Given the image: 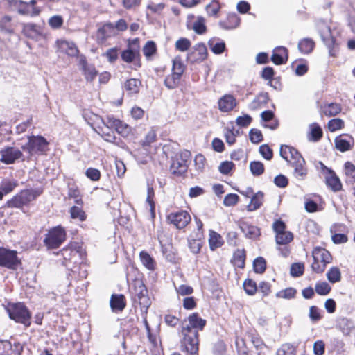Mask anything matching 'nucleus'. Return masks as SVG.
Listing matches in <instances>:
<instances>
[{
	"instance_id": "f257e3e1",
	"label": "nucleus",
	"mask_w": 355,
	"mask_h": 355,
	"mask_svg": "<svg viewBox=\"0 0 355 355\" xmlns=\"http://www.w3.org/2000/svg\"><path fill=\"white\" fill-rule=\"evenodd\" d=\"M206 320L200 318L198 313L189 315L187 320L182 324L181 348L182 351L190 354H196L198 352V331L202 330Z\"/></svg>"
},
{
	"instance_id": "f03ea898",
	"label": "nucleus",
	"mask_w": 355,
	"mask_h": 355,
	"mask_svg": "<svg viewBox=\"0 0 355 355\" xmlns=\"http://www.w3.org/2000/svg\"><path fill=\"white\" fill-rule=\"evenodd\" d=\"M42 193L40 189L22 190L12 199L6 202V206L10 208H21L35 200Z\"/></svg>"
},
{
	"instance_id": "7ed1b4c3",
	"label": "nucleus",
	"mask_w": 355,
	"mask_h": 355,
	"mask_svg": "<svg viewBox=\"0 0 355 355\" xmlns=\"http://www.w3.org/2000/svg\"><path fill=\"white\" fill-rule=\"evenodd\" d=\"M6 311L11 320L23 324L26 327L31 325V314L24 304H10L6 308Z\"/></svg>"
},
{
	"instance_id": "20e7f679",
	"label": "nucleus",
	"mask_w": 355,
	"mask_h": 355,
	"mask_svg": "<svg viewBox=\"0 0 355 355\" xmlns=\"http://www.w3.org/2000/svg\"><path fill=\"white\" fill-rule=\"evenodd\" d=\"M28 141L21 146V149L27 152L30 156L33 155H44L49 150V143L42 136L30 135L27 137Z\"/></svg>"
},
{
	"instance_id": "39448f33",
	"label": "nucleus",
	"mask_w": 355,
	"mask_h": 355,
	"mask_svg": "<svg viewBox=\"0 0 355 355\" xmlns=\"http://www.w3.org/2000/svg\"><path fill=\"white\" fill-rule=\"evenodd\" d=\"M65 239L66 232L60 226H57L49 230L46 234L44 243L48 248L55 249L59 248Z\"/></svg>"
},
{
	"instance_id": "423d86ee",
	"label": "nucleus",
	"mask_w": 355,
	"mask_h": 355,
	"mask_svg": "<svg viewBox=\"0 0 355 355\" xmlns=\"http://www.w3.org/2000/svg\"><path fill=\"white\" fill-rule=\"evenodd\" d=\"M21 263L15 250L0 248V266L15 270Z\"/></svg>"
},
{
	"instance_id": "0eeeda50",
	"label": "nucleus",
	"mask_w": 355,
	"mask_h": 355,
	"mask_svg": "<svg viewBox=\"0 0 355 355\" xmlns=\"http://www.w3.org/2000/svg\"><path fill=\"white\" fill-rule=\"evenodd\" d=\"M190 157L191 153L189 150H184L176 155L171 166L172 173L180 175L187 172Z\"/></svg>"
},
{
	"instance_id": "6e6552de",
	"label": "nucleus",
	"mask_w": 355,
	"mask_h": 355,
	"mask_svg": "<svg viewBox=\"0 0 355 355\" xmlns=\"http://www.w3.org/2000/svg\"><path fill=\"white\" fill-rule=\"evenodd\" d=\"M168 221L178 229L184 228L191 221V216L187 211L171 212L167 216Z\"/></svg>"
},
{
	"instance_id": "1a4fd4ad",
	"label": "nucleus",
	"mask_w": 355,
	"mask_h": 355,
	"mask_svg": "<svg viewBox=\"0 0 355 355\" xmlns=\"http://www.w3.org/2000/svg\"><path fill=\"white\" fill-rule=\"evenodd\" d=\"M0 161L6 164H11L23 157L22 152L15 147L7 146L0 150Z\"/></svg>"
},
{
	"instance_id": "9d476101",
	"label": "nucleus",
	"mask_w": 355,
	"mask_h": 355,
	"mask_svg": "<svg viewBox=\"0 0 355 355\" xmlns=\"http://www.w3.org/2000/svg\"><path fill=\"white\" fill-rule=\"evenodd\" d=\"M207 49L202 43H198L193 48V51L188 55V58L192 62H201L207 57Z\"/></svg>"
},
{
	"instance_id": "9b49d317",
	"label": "nucleus",
	"mask_w": 355,
	"mask_h": 355,
	"mask_svg": "<svg viewBox=\"0 0 355 355\" xmlns=\"http://www.w3.org/2000/svg\"><path fill=\"white\" fill-rule=\"evenodd\" d=\"M316 26L320 37L326 46H329L334 43V38L331 35V28L324 21H318Z\"/></svg>"
},
{
	"instance_id": "f8f14e48",
	"label": "nucleus",
	"mask_w": 355,
	"mask_h": 355,
	"mask_svg": "<svg viewBox=\"0 0 355 355\" xmlns=\"http://www.w3.org/2000/svg\"><path fill=\"white\" fill-rule=\"evenodd\" d=\"M237 105L236 98L232 94H225L218 101V109L222 112H230Z\"/></svg>"
},
{
	"instance_id": "ddd939ff",
	"label": "nucleus",
	"mask_w": 355,
	"mask_h": 355,
	"mask_svg": "<svg viewBox=\"0 0 355 355\" xmlns=\"http://www.w3.org/2000/svg\"><path fill=\"white\" fill-rule=\"evenodd\" d=\"M288 58V49L284 46H277L274 49L271 56L272 62L276 65L286 63Z\"/></svg>"
},
{
	"instance_id": "4468645a",
	"label": "nucleus",
	"mask_w": 355,
	"mask_h": 355,
	"mask_svg": "<svg viewBox=\"0 0 355 355\" xmlns=\"http://www.w3.org/2000/svg\"><path fill=\"white\" fill-rule=\"evenodd\" d=\"M60 253L63 257L62 264L68 269L71 268V263H73V259L78 257V251L72 249L71 247L63 248Z\"/></svg>"
},
{
	"instance_id": "2eb2a0df",
	"label": "nucleus",
	"mask_w": 355,
	"mask_h": 355,
	"mask_svg": "<svg viewBox=\"0 0 355 355\" xmlns=\"http://www.w3.org/2000/svg\"><path fill=\"white\" fill-rule=\"evenodd\" d=\"M114 26L112 23H106L97 31L96 37L98 41L103 42L107 37L114 35Z\"/></svg>"
},
{
	"instance_id": "dca6fc26",
	"label": "nucleus",
	"mask_w": 355,
	"mask_h": 355,
	"mask_svg": "<svg viewBox=\"0 0 355 355\" xmlns=\"http://www.w3.org/2000/svg\"><path fill=\"white\" fill-rule=\"evenodd\" d=\"M293 167V175L295 178L300 180H304L308 173V169L306 167V162L304 159H301L300 161H297L293 162V164L291 166Z\"/></svg>"
},
{
	"instance_id": "f3484780",
	"label": "nucleus",
	"mask_w": 355,
	"mask_h": 355,
	"mask_svg": "<svg viewBox=\"0 0 355 355\" xmlns=\"http://www.w3.org/2000/svg\"><path fill=\"white\" fill-rule=\"evenodd\" d=\"M325 182L327 187L334 192L342 189L341 182L334 171H329V174L326 175Z\"/></svg>"
},
{
	"instance_id": "a211bd4d",
	"label": "nucleus",
	"mask_w": 355,
	"mask_h": 355,
	"mask_svg": "<svg viewBox=\"0 0 355 355\" xmlns=\"http://www.w3.org/2000/svg\"><path fill=\"white\" fill-rule=\"evenodd\" d=\"M313 259L327 264L331 261V255L328 250L321 247H316L312 252Z\"/></svg>"
},
{
	"instance_id": "6ab92c4d",
	"label": "nucleus",
	"mask_w": 355,
	"mask_h": 355,
	"mask_svg": "<svg viewBox=\"0 0 355 355\" xmlns=\"http://www.w3.org/2000/svg\"><path fill=\"white\" fill-rule=\"evenodd\" d=\"M110 307L113 312H121L125 307V297L123 295H112L110 298Z\"/></svg>"
},
{
	"instance_id": "aec40b11",
	"label": "nucleus",
	"mask_w": 355,
	"mask_h": 355,
	"mask_svg": "<svg viewBox=\"0 0 355 355\" xmlns=\"http://www.w3.org/2000/svg\"><path fill=\"white\" fill-rule=\"evenodd\" d=\"M139 259L142 265L148 270L154 271L157 268V262L148 252L142 250L139 253Z\"/></svg>"
},
{
	"instance_id": "412c9836",
	"label": "nucleus",
	"mask_w": 355,
	"mask_h": 355,
	"mask_svg": "<svg viewBox=\"0 0 355 355\" xmlns=\"http://www.w3.org/2000/svg\"><path fill=\"white\" fill-rule=\"evenodd\" d=\"M240 228L245 236L250 239H256L260 236V230L257 226L241 223Z\"/></svg>"
},
{
	"instance_id": "4be33fe9",
	"label": "nucleus",
	"mask_w": 355,
	"mask_h": 355,
	"mask_svg": "<svg viewBox=\"0 0 355 355\" xmlns=\"http://www.w3.org/2000/svg\"><path fill=\"white\" fill-rule=\"evenodd\" d=\"M132 44L135 45V47L131 48L129 46L128 49L123 51L121 53V58L126 62H132L139 55L137 40H134Z\"/></svg>"
},
{
	"instance_id": "5701e85b",
	"label": "nucleus",
	"mask_w": 355,
	"mask_h": 355,
	"mask_svg": "<svg viewBox=\"0 0 355 355\" xmlns=\"http://www.w3.org/2000/svg\"><path fill=\"white\" fill-rule=\"evenodd\" d=\"M59 48L61 51L65 52L69 56H76L78 53V48L72 42L66 40L58 41Z\"/></svg>"
},
{
	"instance_id": "b1692460",
	"label": "nucleus",
	"mask_w": 355,
	"mask_h": 355,
	"mask_svg": "<svg viewBox=\"0 0 355 355\" xmlns=\"http://www.w3.org/2000/svg\"><path fill=\"white\" fill-rule=\"evenodd\" d=\"M269 100L268 93H260L249 104L248 108L250 110H256L266 105Z\"/></svg>"
},
{
	"instance_id": "393cba45",
	"label": "nucleus",
	"mask_w": 355,
	"mask_h": 355,
	"mask_svg": "<svg viewBox=\"0 0 355 355\" xmlns=\"http://www.w3.org/2000/svg\"><path fill=\"white\" fill-rule=\"evenodd\" d=\"M208 45L214 54H221L225 49V43L216 37L210 39Z\"/></svg>"
},
{
	"instance_id": "a878e982",
	"label": "nucleus",
	"mask_w": 355,
	"mask_h": 355,
	"mask_svg": "<svg viewBox=\"0 0 355 355\" xmlns=\"http://www.w3.org/2000/svg\"><path fill=\"white\" fill-rule=\"evenodd\" d=\"M82 65V70L87 81H93L96 75L97 71L93 65L88 64L85 60H82L80 61Z\"/></svg>"
},
{
	"instance_id": "bb28decb",
	"label": "nucleus",
	"mask_w": 355,
	"mask_h": 355,
	"mask_svg": "<svg viewBox=\"0 0 355 355\" xmlns=\"http://www.w3.org/2000/svg\"><path fill=\"white\" fill-rule=\"evenodd\" d=\"M298 49L304 54H309L312 52L315 47V42L311 38H303L298 42Z\"/></svg>"
},
{
	"instance_id": "cd10ccee",
	"label": "nucleus",
	"mask_w": 355,
	"mask_h": 355,
	"mask_svg": "<svg viewBox=\"0 0 355 355\" xmlns=\"http://www.w3.org/2000/svg\"><path fill=\"white\" fill-rule=\"evenodd\" d=\"M264 194L262 191H258L251 197L250 203L248 205V211H254L258 209L263 203Z\"/></svg>"
},
{
	"instance_id": "c85d7f7f",
	"label": "nucleus",
	"mask_w": 355,
	"mask_h": 355,
	"mask_svg": "<svg viewBox=\"0 0 355 355\" xmlns=\"http://www.w3.org/2000/svg\"><path fill=\"white\" fill-rule=\"evenodd\" d=\"M18 12L21 15L36 16L40 13V10L37 8L31 6L30 3H27L26 2L24 1H19Z\"/></svg>"
},
{
	"instance_id": "c756f323",
	"label": "nucleus",
	"mask_w": 355,
	"mask_h": 355,
	"mask_svg": "<svg viewBox=\"0 0 355 355\" xmlns=\"http://www.w3.org/2000/svg\"><path fill=\"white\" fill-rule=\"evenodd\" d=\"M342 110L341 106L338 103H331L324 105L322 107V113L329 117L334 116L338 114Z\"/></svg>"
},
{
	"instance_id": "7c9ffc66",
	"label": "nucleus",
	"mask_w": 355,
	"mask_h": 355,
	"mask_svg": "<svg viewBox=\"0 0 355 355\" xmlns=\"http://www.w3.org/2000/svg\"><path fill=\"white\" fill-rule=\"evenodd\" d=\"M336 148L341 152L349 150L352 147V144H354V139L349 137V140L342 138L341 137H336L334 140Z\"/></svg>"
},
{
	"instance_id": "2f4dec72",
	"label": "nucleus",
	"mask_w": 355,
	"mask_h": 355,
	"mask_svg": "<svg viewBox=\"0 0 355 355\" xmlns=\"http://www.w3.org/2000/svg\"><path fill=\"white\" fill-rule=\"evenodd\" d=\"M141 85V83L139 79L130 78L125 81L124 88L130 94H133L139 92Z\"/></svg>"
},
{
	"instance_id": "473e14b6",
	"label": "nucleus",
	"mask_w": 355,
	"mask_h": 355,
	"mask_svg": "<svg viewBox=\"0 0 355 355\" xmlns=\"http://www.w3.org/2000/svg\"><path fill=\"white\" fill-rule=\"evenodd\" d=\"M209 243L211 250L220 248L223 243L222 236L215 231L210 230Z\"/></svg>"
},
{
	"instance_id": "72a5a7b5",
	"label": "nucleus",
	"mask_w": 355,
	"mask_h": 355,
	"mask_svg": "<svg viewBox=\"0 0 355 355\" xmlns=\"http://www.w3.org/2000/svg\"><path fill=\"white\" fill-rule=\"evenodd\" d=\"M245 252L243 249H238L233 254L232 263L234 266L243 268L245 266Z\"/></svg>"
},
{
	"instance_id": "f704fd0d",
	"label": "nucleus",
	"mask_w": 355,
	"mask_h": 355,
	"mask_svg": "<svg viewBox=\"0 0 355 355\" xmlns=\"http://www.w3.org/2000/svg\"><path fill=\"white\" fill-rule=\"evenodd\" d=\"M338 327L345 335L350 333L351 330L354 328V323L352 320L347 318H340L338 320Z\"/></svg>"
},
{
	"instance_id": "c9c22d12",
	"label": "nucleus",
	"mask_w": 355,
	"mask_h": 355,
	"mask_svg": "<svg viewBox=\"0 0 355 355\" xmlns=\"http://www.w3.org/2000/svg\"><path fill=\"white\" fill-rule=\"evenodd\" d=\"M14 25L11 21V17L4 16L0 19V31L2 33L11 34L14 32Z\"/></svg>"
},
{
	"instance_id": "e433bc0d",
	"label": "nucleus",
	"mask_w": 355,
	"mask_h": 355,
	"mask_svg": "<svg viewBox=\"0 0 355 355\" xmlns=\"http://www.w3.org/2000/svg\"><path fill=\"white\" fill-rule=\"evenodd\" d=\"M180 80V76L172 73L165 78L164 85L168 89H173L179 85Z\"/></svg>"
},
{
	"instance_id": "4c0bfd02",
	"label": "nucleus",
	"mask_w": 355,
	"mask_h": 355,
	"mask_svg": "<svg viewBox=\"0 0 355 355\" xmlns=\"http://www.w3.org/2000/svg\"><path fill=\"white\" fill-rule=\"evenodd\" d=\"M293 239V233L286 231L280 234H276L275 240L278 245H286L291 242Z\"/></svg>"
},
{
	"instance_id": "58836bf2",
	"label": "nucleus",
	"mask_w": 355,
	"mask_h": 355,
	"mask_svg": "<svg viewBox=\"0 0 355 355\" xmlns=\"http://www.w3.org/2000/svg\"><path fill=\"white\" fill-rule=\"evenodd\" d=\"M99 131L98 133L102 136V137L108 142H114L116 137L113 130L105 128V126H98Z\"/></svg>"
},
{
	"instance_id": "ea45409f",
	"label": "nucleus",
	"mask_w": 355,
	"mask_h": 355,
	"mask_svg": "<svg viewBox=\"0 0 355 355\" xmlns=\"http://www.w3.org/2000/svg\"><path fill=\"white\" fill-rule=\"evenodd\" d=\"M345 174L347 176V181L351 184L355 183V166L349 162L345 164Z\"/></svg>"
},
{
	"instance_id": "a19ab883",
	"label": "nucleus",
	"mask_w": 355,
	"mask_h": 355,
	"mask_svg": "<svg viewBox=\"0 0 355 355\" xmlns=\"http://www.w3.org/2000/svg\"><path fill=\"white\" fill-rule=\"evenodd\" d=\"M297 293L296 289L292 287L286 288L275 294L276 297L286 300H291L295 297Z\"/></svg>"
},
{
	"instance_id": "79ce46f5",
	"label": "nucleus",
	"mask_w": 355,
	"mask_h": 355,
	"mask_svg": "<svg viewBox=\"0 0 355 355\" xmlns=\"http://www.w3.org/2000/svg\"><path fill=\"white\" fill-rule=\"evenodd\" d=\"M193 31L199 35H202L206 32L205 20L202 17H198L197 19L192 25Z\"/></svg>"
},
{
	"instance_id": "37998d69",
	"label": "nucleus",
	"mask_w": 355,
	"mask_h": 355,
	"mask_svg": "<svg viewBox=\"0 0 355 355\" xmlns=\"http://www.w3.org/2000/svg\"><path fill=\"white\" fill-rule=\"evenodd\" d=\"M327 277L331 283L340 282L341 279V273L339 268L337 267L331 268L327 273Z\"/></svg>"
},
{
	"instance_id": "c03bdc74",
	"label": "nucleus",
	"mask_w": 355,
	"mask_h": 355,
	"mask_svg": "<svg viewBox=\"0 0 355 355\" xmlns=\"http://www.w3.org/2000/svg\"><path fill=\"white\" fill-rule=\"evenodd\" d=\"M185 70V66L182 63L181 58L176 57L173 60L172 73L182 77Z\"/></svg>"
},
{
	"instance_id": "a18cd8bd",
	"label": "nucleus",
	"mask_w": 355,
	"mask_h": 355,
	"mask_svg": "<svg viewBox=\"0 0 355 355\" xmlns=\"http://www.w3.org/2000/svg\"><path fill=\"white\" fill-rule=\"evenodd\" d=\"M331 289V286L326 282H318L315 286V292L320 295H328Z\"/></svg>"
},
{
	"instance_id": "49530a36",
	"label": "nucleus",
	"mask_w": 355,
	"mask_h": 355,
	"mask_svg": "<svg viewBox=\"0 0 355 355\" xmlns=\"http://www.w3.org/2000/svg\"><path fill=\"white\" fill-rule=\"evenodd\" d=\"M254 270L257 273H263L266 268V262L264 258L259 257L253 262Z\"/></svg>"
},
{
	"instance_id": "de8ad7c7",
	"label": "nucleus",
	"mask_w": 355,
	"mask_h": 355,
	"mask_svg": "<svg viewBox=\"0 0 355 355\" xmlns=\"http://www.w3.org/2000/svg\"><path fill=\"white\" fill-rule=\"evenodd\" d=\"M250 169L253 175L259 176L264 172V166L261 162H251L250 163Z\"/></svg>"
},
{
	"instance_id": "09e8293b",
	"label": "nucleus",
	"mask_w": 355,
	"mask_h": 355,
	"mask_svg": "<svg viewBox=\"0 0 355 355\" xmlns=\"http://www.w3.org/2000/svg\"><path fill=\"white\" fill-rule=\"evenodd\" d=\"M311 137L310 140L317 141L322 137V130L321 128L316 123L311 125Z\"/></svg>"
},
{
	"instance_id": "8fccbe9b",
	"label": "nucleus",
	"mask_w": 355,
	"mask_h": 355,
	"mask_svg": "<svg viewBox=\"0 0 355 355\" xmlns=\"http://www.w3.org/2000/svg\"><path fill=\"white\" fill-rule=\"evenodd\" d=\"M243 288L245 291V293L249 295H253L255 294V293L257 291V286L255 283L252 279H246L243 283Z\"/></svg>"
},
{
	"instance_id": "3c124183",
	"label": "nucleus",
	"mask_w": 355,
	"mask_h": 355,
	"mask_svg": "<svg viewBox=\"0 0 355 355\" xmlns=\"http://www.w3.org/2000/svg\"><path fill=\"white\" fill-rule=\"evenodd\" d=\"M101 123L105 128L114 130L116 126L120 124V120L113 116H107L105 119H101Z\"/></svg>"
},
{
	"instance_id": "603ef678",
	"label": "nucleus",
	"mask_w": 355,
	"mask_h": 355,
	"mask_svg": "<svg viewBox=\"0 0 355 355\" xmlns=\"http://www.w3.org/2000/svg\"><path fill=\"white\" fill-rule=\"evenodd\" d=\"M70 214L72 218L78 219L80 221H84L86 218L84 211L76 206H73L71 208Z\"/></svg>"
},
{
	"instance_id": "864d4df0",
	"label": "nucleus",
	"mask_w": 355,
	"mask_h": 355,
	"mask_svg": "<svg viewBox=\"0 0 355 355\" xmlns=\"http://www.w3.org/2000/svg\"><path fill=\"white\" fill-rule=\"evenodd\" d=\"M48 23L53 29H58L63 25L64 20L60 15H53L49 19Z\"/></svg>"
},
{
	"instance_id": "5fc2aeb1",
	"label": "nucleus",
	"mask_w": 355,
	"mask_h": 355,
	"mask_svg": "<svg viewBox=\"0 0 355 355\" xmlns=\"http://www.w3.org/2000/svg\"><path fill=\"white\" fill-rule=\"evenodd\" d=\"M345 123L344 121L338 118L333 119L330 120L328 123V128L331 132H335L336 130H340L344 127Z\"/></svg>"
},
{
	"instance_id": "6e6d98bb",
	"label": "nucleus",
	"mask_w": 355,
	"mask_h": 355,
	"mask_svg": "<svg viewBox=\"0 0 355 355\" xmlns=\"http://www.w3.org/2000/svg\"><path fill=\"white\" fill-rule=\"evenodd\" d=\"M304 265L300 263H293L291 266L290 273L292 277H298L304 273Z\"/></svg>"
},
{
	"instance_id": "4d7b16f0",
	"label": "nucleus",
	"mask_w": 355,
	"mask_h": 355,
	"mask_svg": "<svg viewBox=\"0 0 355 355\" xmlns=\"http://www.w3.org/2000/svg\"><path fill=\"white\" fill-rule=\"evenodd\" d=\"M17 186V183L16 181L5 180L1 184V189L6 195L12 192Z\"/></svg>"
},
{
	"instance_id": "13d9d810",
	"label": "nucleus",
	"mask_w": 355,
	"mask_h": 355,
	"mask_svg": "<svg viewBox=\"0 0 355 355\" xmlns=\"http://www.w3.org/2000/svg\"><path fill=\"white\" fill-rule=\"evenodd\" d=\"M156 50L155 43L153 41H148L143 48V53L146 57L150 58L156 52Z\"/></svg>"
},
{
	"instance_id": "bf43d9fd",
	"label": "nucleus",
	"mask_w": 355,
	"mask_h": 355,
	"mask_svg": "<svg viewBox=\"0 0 355 355\" xmlns=\"http://www.w3.org/2000/svg\"><path fill=\"white\" fill-rule=\"evenodd\" d=\"M76 267L72 268L71 267L69 269L71 270L73 273H78V277L80 279H85L87 277L88 272L87 266L85 263H80V265L76 270Z\"/></svg>"
},
{
	"instance_id": "052dcab7",
	"label": "nucleus",
	"mask_w": 355,
	"mask_h": 355,
	"mask_svg": "<svg viewBox=\"0 0 355 355\" xmlns=\"http://www.w3.org/2000/svg\"><path fill=\"white\" fill-rule=\"evenodd\" d=\"M85 175L92 181H98L100 180L101 174L98 169L90 167L86 170Z\"/></svg>"
},
{
	"instance_id": "680f3d73",
	"label": "nucleus",
	"mask_w": 355,
	"mask_h": 355,
	"mask_svg": "<svg viewBox=\"0 0 355 355\" xmlns=\"http://www.w3.org/2000/svg\"><path fill=\"white\" fill-rule=\"evenodd\" d=\"M309 316L313 322H316L322 318L320 309L315 306L310 307Z\"/></svg>"
},
{
	"instance_id": "e2e57ef3",
	"label": "nucleus",
	"mask_w": 355,
	"mask_h": 355,
	"mask_svg": "<svg viewBox=\"0 0 355 355\" xmlns=\"http://www.w3.org/2000/svg\"><path fill=\"white\" fill-rule=\"evenodd\" d=\"M250 141L254 144H258L263 140V135L260 130L252 129L249 132Z\"/></svg>"
},
{
	"instance_id": "0e129e2a",
	"label": "nucleus",
	"mask_w": 355,
	"mask_h": 355,
	"mask_svg": "<svg viewBox=\"0 0 355 355\" xmlns=\"http://www.w3.org/2000/svg\"><path fill=\"white\" fill-rule=\"evenodd\" d=\"M239 199V197L237 194L230 193L225 197L223 204L227 207L234 206L238 202Z\"/></svg>"
},
{
	"instance_id": "69168bd1",
	"label": "nucleus",
	"mask_w": 355,
	"mask_h": 355,
	"mask_svg": "<svg viewBox=\"0 0 355 355\" xmlns=\"http://www.w3.org/2000/svg\"><path fill=\"white\" fill-rule=\"evenodd\" d=\"M294 348L288 343L282 345V347L277 351L276 355H293Z\"/></svg>"
},
{
	"instance_id": "338daca9",
	"label": "nucleus",
	"mask_w": 355,
	"mask_h": 355,
	"mask_svg": "<svg viewBox=\"0 0 355 355\" xmlns=\"http://www.w3.org/2000/svg\"><path fill=\"white\" fill-rule=\"evenodd\" d=\"M252 117L248 114L239 116L236 119V123L240 127H247L252 122Z\"/></svg>"
},
{
	"instance_id": "774afa93",
	"label": "nucleus",
	"mask_w": 355,
	"mask_h": 355,
	"mask_svg": "<svg viewBox=\"0 0 355 355\" xmlns=\"http://www.w3.org/2000/svg\"><path fill=\"white\" fill-rule=\"evenodd\" d=\"M191 46L190 41L187 38H180L175 43V47L180 51H185L189 49Z\"/></svg>"
}]
</instances>
